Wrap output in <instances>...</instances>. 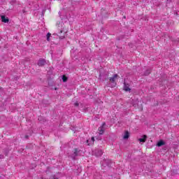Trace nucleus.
<instances>
[{"label":"nucleus","instance_id":"6e6552de","mask_svg":"<svg viewBox=\"0 0 179 179\" xmlns=\"http://www.w3.org/2000/svg\"><path fill=\"white\" fill-rule=\"evenodd\" d=\"M166 145V142H164V141H163V140H160V141H158L157 143V146L158 148H160L161 146H163V145Z\"/></svg>","mask_w":179,"mask_h":179},{"label":"nucleus","instance_id":"6ab92c4d","mask_svg":"<svg viewBox=\"0 0 179 179\" xmlns=\"http://www.w3.org/2000/svg\"><path fill=\"white\" fill-rule=\"evenodd\" d=\"M4 153H5L6 156H8V151L6 150H4Z\"/></svg>","mask_w":179,"mask_h":179},{"label":"nucleus","instance_id":"423d86ee","mask_svg":"<svg viewBox=\"0 0 179 179\" xmlns=\"http://www.w3.org/2000/svg\"><path fill=\"white\" fill-rule=\"evenodd\" d=\"M1 20L3 23H8L9 18H8L6 15H1Z\"/></svg>","mask_w":179,"mask_h":179},{"label":"nucleus","instance_id":"f03ea898","mask_svg":"<svg viewBox=\"0 0 179 179\" xmlns=\"http://www.w3.org/2000/svg\"><path fill=\"white\" fill-rule=\"evenodd\" d=\"M80 150H79V148H75L73 150V152L71 155V157L73 159V160H76V157H78V156H80Z\"/></svg>","mask_w":179,"mask_h":179},{"label":"nucleus","instance_id":"aec40b11","mask_svg":"<svg viewBox=\"0 0 179 179\" xmlns=\"http://www.w3.org/2000/svg\"><path fill=\"white\" fill-rule=\"evenodd\" d=\"M5 157L3 155H0V159H3Z\"/></svg>","mask_w":179,"mask_h":179},{"label":"nucleus","instance_id":"4468645a","mask_svg":"<svg viewBox=\"0 0 179 179\" xmlns=\"http://www.w3.org/2000/svg\"><path fill=\"white\" fill-rule=\"evenodd\" d=\"M62 81L63 82H68V77H66V76H62Z\"/></svg>","mask_w":179,"mask_h":179},{"label":"nucleus","instance_id":"4be33fe9","mask_svg":"<svg viewBox=\"0 0 179 179\" xmlns=\"http://www.w3.org/2000/svg\"><path fill=\"white\" fill-rule=\"evenodd\" d=\"M133 107H136V104H133Z\"/></svg>","mask_w":179,"mask_h":179},{"label":"nucleus","instance_id":"5701e85b","mask_svg":"<svg viewBox=\"0 0 179 179\" xmlns=\"http://www.w3.org/2000/svg\"><path fill=\"white\" fill-rule=\"evenodd\" d=\"M2 89V87H0V90Z\"/></svg>","mask_w":179,"mask_h":179},{"label":"nucleus","instance_id":"20e7f679","mask_svg":"<svg viewBox=\"0 0 179 179\" xmlns=\"http://www.w3.org/2000/svg\"><path fill=\"white\" fill-rule=\"evenodd\" d=\"M105 126H106V122H103L102 124V126L99 128L98 131H99V135H103V134H104V131H106V129L104 128Z\"/></svg>","mask_w":179,"mask_h":179},{"label":"nucleus","instance_id":"1a4fd4ad","mask_svg":"<svg viewBox=\"0 0 179 179\" xmlns=\"http://www.w3.org/2000/svg\"><path fill=\"white\" fill-rule=\"evenodd\" d=\"M87 143L88 144V146L93 145V143H94V137H92L90 141L87 140Z\"/></svg>","mask_w":179,"mask_h":179},{"label":"nucleus","instance_id":"f257e3e1","mask_svg":"<svg viewBox=\"0 0 179 179\" xmlns=\"http://www.w3.org/2000/svg\"><path fill=\"white\" fill-rule=\"evenodd\" d=\"M118 78H120L118 74H115L113 77L109 78V82L112 83L110 87H115V86H117V83L115 82V80H117Z\"/></svg>","mask_w":179,"mask_h":179},{"label":"nucleus","instance_id":"9d476101","mask_svg":"<svg viewBox=\"0 0 179 179\" xmlns=\"http://www.w3.org/2000/svg\"><path fill=\"white\" fill-rule=\"evenodd\" d=\"M148 136L146 135H144L142 138H139L138 141L139 142H142L143 143H145L146 142V138Z\"/></svg>","mask_w":179,"mask_h":179},{"label":"nucleus","instance_id":"b1692460","mask_svg":"<svg viewBox=\"0 0 179 179\" xmlns=\"http://www.w3.org/2000/svg\"><path fill=\"white\" fill-rule=\"evenodd\" d=\"M0 2H1V0H0Z\"/></svg>","mask_w":179,"mask_h":179},{"label":"nucleus","instance_id":"f8f14e48","mask_svg":"<svg viewBox=\"0 0 179 179\" xmlns=\"http://www.w3.org/2000/svg\"><path fill=\"white\" fill-rule=\"evenodd\" d=\"M171 0H167L166 1V6L167 7V8H170L171 6Z\"/></svg>","mask_w":179,"mask_h":179},{"label":"nucleus","instance_id":"2eb2a0df","mask_svg":"<svg viewBox=\"0 0 179 179\" xmlns=\"http://www.w3.org/2000/svg\"><path fill=\"white\" fill-rule=\"evenodd\" d=\"M50 37H51V34L50 33H48V34L46 35V40H47V41H50Z\"/></svg>","mask_w":179,"mask_h":179},{"label":"nucleus","instance_id":"9b49d317","mask_svg":"<svg viewBox=\"0 0 179 179\" xmlns=\"http://www.w3.org/2000/svg\"><path fill=\"white\" fill-rule=\"evenodd\" d=\"M128 138H129V131H125L123 138L124 139H128Z\"/></svg>","mask_w":179,"mask_h":179},{"label":"nucleus","instance_id":"0eeeda50","mask_svg":"<svg viewBox=\"0 0 179 179\" xmlns=\"http://www.w3.org/2000/svg\"><path fill=\"white\" fill-rule=\"evenodd\" d=\"M124 90L125 92H131V88H129V84L124 83Z\"/></svg>","mask_w":179,"mask_h":179},{"label":"nucleus","instance_id":"7ed1b4c3","mask_svg":"<svg viewBox=\"0 0 179 179\" xmlns=\"http://www.w3.org/2000/svg\"><path fill=\"white\" fill-rule=\"evenodd\" d=\"M94 156H96V157H101L103 156V150L100 149H95L93 151Z\"/></svg>","mask_w":179,"mask_h":179},{"label":"nucleus","instance_id":"dca6fc26","mask_svg":"<svg viewBox=\"0 0 179 179\" xmlns=\"http://www.w3.org/2000/svg\"><path fill=\"white\" fill-rule=\"evenodd\" d=\"M150 69H148V70H146L145 71V72L144 73V75L145 76H148V75H149L150 73Z\"/></svg>","mask_w":179,"mask_h":179},{"label":"nucleus","instance_id":"a211bd4d","mask_svg":"<svg viewBox=\"0 0 179 179\" xmlns=\"http://www.w3.org/2000/svg\"><path fill=\"white\" fill-rule=\"evenodd\" d=\"M74 106H75L76 107H79V103H78V102H76V103H74Z\"/></svg>","mask_w":179,"mask_h":179},{"label":"nucleus","instance_id":"39448f33","mask_svg":"<svg viewBox=\"0 0 179 179\" xmlns=\"http://www.w3.org/2000/svg\"><path fill=\"white\" fill-rule=\"evenodd\" d=\"M47 64V61L45 59H39L38 61L37 65L38 66H44Z\"/></svg>","mask_w":179,"mask_h":179},{"label":"nucleus","instance_id":"412c9836","mask_svg":"<svg viewBox=\"0 0 179 179\" xmlns=\"http://www.w3.org/2000/svg\"><path fill=\"white\" fill-rule=\"evenodd\" d=\"M25 139H29V136L28 135L25 136Z\"/></svg>","mask_w":179,"mask_h":179},{"label":"nucleus","instance_id":"ddd939ff","mask_svg":"<svg viewBox=\"0 0 179 179\" xmlns=\"http://www.w3.org/2000/svg\"><path fill=\"white\" fill-rule=\"evenodd\" d=\"M103 163H105L106 164V166H110L111 164V161L108 160V159H105Z\"/></svg>","mask_w":179,"mask_h":179},{"label":"nucleus","instance_id":"f3484780","mask_svg":"<svg viewBox=\"0 0 179 179\" xmlns=\"http://www.w3.org/2000/svg\"><path fill=\"white\" fill-rule=\"evenodd\" d=\"M10 5H15V3H16V0H11L10 1Z\"/></svg>","mask_w":179,"mask_h":179}]
</instances>
